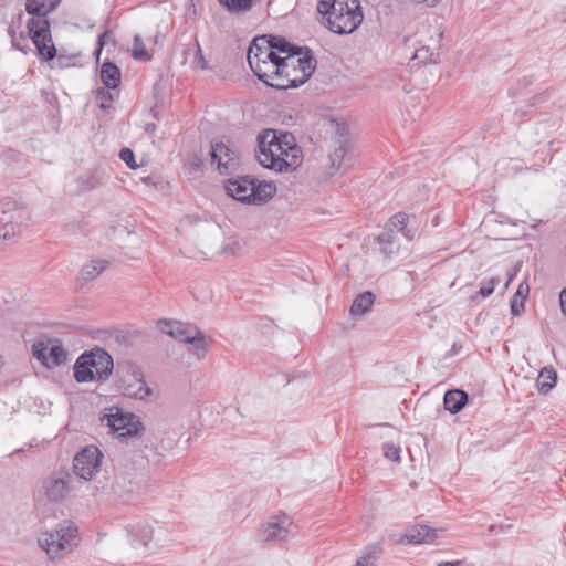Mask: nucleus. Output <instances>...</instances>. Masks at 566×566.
I'll use <instances>...</instances> for the list:
<instances>
[{
	"mask_svg": "<svg viewBox=\"0 0 566 566\" xmlns=\"http://www.w3.org/2000/svg\"><path fill=\"white\" fill-rule=\"evenodd\" d=\"M60 0H27L25 11L32 18L28 21L29 36L35 45L40 56L51 61L56 56V49L52 42L48 14L55 10Z\"/></svg>",
	"mask_w": 566,
	"mask_h": 566,
	"instance_id": "f257e3e1",
	"label": "nucleus"
},
{
	"mask_svg": "<svg viewBox=\"0 0 566 566\" xmlns=\"http://www.w3.org/2000/svg\"><path fill=\"white\" fill-rule=\"evenodd\" d=\"M315 69L316 60L306 48L302 55L281 57L265 84L277 90L297 88L310 80Z\"/></svg>",
	"mask_w": 566,
	"mask_h": 566,
	"instance_id": "f03ea898",
	"label": "nucleus"
},
{
	"mask_svg": "<svg viewBox=\"0 0 566 566\" xmlns=\"http://www.w3.org/2000/svg\"><path fill=\"white\" fill-rule=\"evenodd\" d=\"M258 150L256 158L260 165L264 168L274 170L276 172H292L300 167L297 155H293V159L279 157V150L292 143L291 133H282L275 129H264L258 135Z\"/></svg>",
	"mask_w": 566,
	"mask_h": 566,
	"instance_id": "7ed1b4c3",
	"label": "nucleus"
},
{
	"mask_svg": "<svg viewBox=\"0 0 566 566\" xmlns=\"http://www.w3.org/2000/svg\"><path fill=\"white\" fill-rule=\"evenodd\" d=\"M317 11L327 22V28L336 34H350L364 20L359 0H321Z\"/></svg>",
	"mask_w": 566,
	"mask_h": 566,
	"instance_id": "20e7f679",
	"label": "nucleus"
},
{
	"mask_svg": "<svg viewBox=\"0 0 566 566\" xmlns=\"http://www.w3.org/2000/svg\"><path fill=\"white\" fill-rule=\"evenodd\" d=\"M224 188L227 193L237 201L254 206L266 203L276 193L274 184L252 176L231 178L226 181Z\"/></svg>",
	"mask_w": 566,
	"mask_h": 566,
	"instance_id": "39448f33",
	"label": "nucleus"
},
{
	"mask_svg": "<svg viewBox=\"0 0 566 566\" xmlns=\"http://www.w3.org/2000/svg\"><path fill=\"white\" fill-rule=\"evenodd\" d=\"M157 327L164 334L181 343L190 344L192 346L191 350L198 359L206 356L208 350L207 338L197 326L164 318L157 322Z\"/></svg>",
	"mask_w": 566,
	"mask_h": 566,
	"instance_id": "423d86ee",
	"label": "nucleus"
},
{
	"mask_svg": "<svg viewBox=\"0 0 566 566\" xmlns=\"http://www.w3.org/2000/svg\"><path fill=\"white\" fill-rule=\"evenodd\" d=\"M281 56L271 50L268 43V36L263 35L254 39L248 51V62L254 75L266 83L273 74V69Z\"/></svg>",
	"mask_w": 566,
	"mask_h": 566,
	"instance_id": "0eeeda50",
	"label": "nucleus"
},
{
	"mask_svg": "<svg viewBox=\"0 0 566 566\" xmlns=\"http://www.w3.org/2000/svg\"><path fill=\"white\" fill-rule=\"evenodd\" d=\"M75 541L76 528L71 523L64 522L59 530L41 534L38 542L51 558H55L70 553L76 545Z\"/></svg>",
	"mask_w": 566,
	"mask_h": 566,
	"instance_id": "6e6552de",
	"label": "nucleus"
},
{
	"mask_svg": "<svg viewBox=\"0 0 566 566\" xmlns=\"http://www.w3.org/2000/svg\"><path fill=\"white\" fill-rule=\"evenodd\" d=\"M101 420L106 421L109 430L116 433L120 440L137 437L145 430L144 424L134 413L125 412L118 407H112L108 413L102 416Z\"/></svg>",
	"mask_w": 566,
	"mask_h": 566,
	"instance_id": "1a4fd4ad",
	"label": "nucleus"
},
{
	"mask_svg": "<svg viewBox=\"0 0 566 566\" xmlns=\"http://www.w3.org/2000/svg\"><path fill=\"white\" fill-rule=\"evenodd\" d=\"M33 356L46 368L61 366L67 360V352L57 338L42 337L32 345Z\"/></svg>",
	"mask_w": 566,
	"mask_h": 566,
	"instance_id": "9d476101",
	"label": "nucleus"
},
{
	"mask_svg": "<svg viewBox=\"0 0 566 566\" xmlns=\"http://www.w3.org/2000/svg\"><path fill=\"white\" fill-rule=\"evenodd\" d=\"M103 453L95 446L82 449L73 460L74 473L85 481L92 480L99 471Z\"/></svg>",
	"mask_w": 566,
	"mask_h": 566,
	"instance_id": "9b49d317",
	"label": "nucleus"
},
{
	"mask_svg": "<svg viewBox=\"0 0 566 566\" xmlns=\"http://www.w3.org/2000/svg\"><path fill=\"white\" fill-rule=\"evenodd\" d=\"M211 165H217L221 175H230L239 166L237 151L222 142L211 143Z\"/></svg>",
	"mask_w": 566,
	"mask_h": 566,
	"instance_id": "f8f14e48",
	"label": "nucleus"
},
{
	"mask_svg": "<svg viewBox=\"0 0 566 566\" xmlns=\"http://www.w3.org/2000/svg\"><path fill=\"white\" fill-rule=\"evenodd\" d=\"M72 475L67 472L52 475L42 483L46 497L52 502H59L66 497L71 490Z\"/></svg>",
	"mask_w": 566,
	"mask_h": 566,
	"instance_id": "ddd939ff",
	"label": "nucleus"
},
{
	"mask_svg": "<svg viewBox=\"0 0 566 566\" xmlns=\"http://www.w3.org/2000/svg\"><path fill=\"white\" fill-rule=\"evenodd\" d=\"M83 356H88L86 360L92 363V370L97 380L104 381L111 376L114 364L112 356L103 348L96 347L91 352L83 353Z\"/></svg>",
	"mask_w": 566,
	"mask_h": 566,
	"instance_id": "4468645a",
	"label": "nucleus"
},
{
	"mask_svg": "<svg viewBox=\"0 0 566 566\" xmlns=\"http://www.w3.org/2000/svg\"><path fill=\"white\" fill-rule=\"evenodd\" d=\"M123 394L129 398L144 400L150 395V389L147 386L143 374L133 369L132 373L120 380Z\"/></svg>",
	"mask_w": 566,
	"mask_h": 566,
	"instance_id": "2eb2a0df",
	"label": "nucleus"
},
{
	"mask_svg": "<svg viewBox=\"0 0 566 566\" xmlns=\"http://www.w3.org/2000/svg\"><path fill=\"white\" fill-rule=\"evenodd\" d=\"M292 523L287 518L273 517L262 525L259 532V538L262 542L285 541L290 535Z\"/></svg>",
	"mask_w": 566,
	"mask_h": 566,
	"instance_id": "dca6fc26",
	"label": "nucleus"
},
{
	"mask_svg": "<svg viewBox=\"0 0 566 566\" xmlns=\"http://www.w3.org/2000/svg\"><path fill=\"white\" fill-rule=\"evenodd\" d=\"M23 219L21 210H17L14 213L2 211L0 213V239H10L20 232Z\"/></svg>",
	"mask_w": 566,
	"mask_h": 566,
	"instance_id": "f3484780",
	"label": "nucleus"
},
{
	"mask_svg": "<svg viewBox=\"0 0 566 566\" xmlns=\"http://www.w3.org/2000/svg\"><path fill=\"white\" fill-rule=\"evenodd\" d=\"M109 262L107 260H92L84 264L78 273V281L81 285L87 284L94 281L101 275L107 268Z\"/></svg>",
	"mask_w": 566,
	"mask_h": 566,
	"instance_id": "a211bd4d",
	"label": "nucleus"
},
{
	"mask_svg": "<svg viewBox=\"0 0 566 566\" xmlns=\"http://www.w3.org/2000/svg\"><path fill=\"white\" fill-rule=\"evenodd\" d=\"M271 50L279 53H285L286 56H296L305 53V48L290 43L285 38L279 35H266Z\"/></svg>",
	"mask_w": 566,
	"mask_h": 566,
	"instance_id": "6ab92c4d",
	"label": "nucleus"
},
{
	"mask_svg": "<svg viewBox=\"0 0 566 566\" xmlns=\"http://www.w3.org/2000/svg\"><path fill=\"white\" fill-rule=\"evenodd\" d=\"M405 538L409 544L432 543L437 538V531L426 525H416L407 531Z\"/></svg>",
	"mask_w": 566,
	"mask_h": 566,
	"instance_id": "aec40b11",
	"label": "nucleus"
},
{
	"mask_svg": "<svg viewBox=\"0 0 566 566\" xmlns=\"http://www.w3.org/2000/svg\"><path fill=\"white\" fill-rule=\"evenodd\" d=\"M468 402V394L461 389L448 390L444 394V408L451 413H458Z\"/></svg>",
	"mask_w": 566,
	"mask_h": 566,
	"instance_id": "412c9836",
	"label": "nucleus"
},
{
	"mask_svg": "<svg viewBox=\"0 0 566 566\" xmlns=\"http://www.w3.org/2000/svg\"><path fill=\"white\" fill-rule=\"evenodd\" d=\"M86 358L88 356L82 354L74 364L73 374L77 382H88L97 379L94 370H92V363H88Z\"/></svg>",
	"mask_w": 566,
	"mask_h": 566,
	"instance_id": "4be33fe9",
	"label": "nucleus"
},
{
	"mask_svg": "<svg viewBox=\"0 0 566 566\" xmlns=\"http://www.w3.org/2000/svg\"><path fill=\"white\" fill-rule=\"evenodd\" d=\"M101 80L106 88H116L120 83V70L112 62H104L101 67Z\"/></svg>",
	"mask_w": 566,
	"mask_h": 566,
	"instance_id": "5701e85b",
	"label": "nucleus"
},
{
	"mask_svg": "<svg viewBox=\"0 0 566 566\" xmlns=\"http://www.w3.org/2000/svg\"><path fill=\"white\" fill-rule=\"evenodd\" d=\"M557 374L552 367H544L536 380V387L539 394H548L556 385Z\"/></svg>",
	"mask_w": 566,
	"mask_h": 566,
	"instance_id": "b1692460",
	"label": "nucleus"
},
{
	"mask_svg": "<svg viewBox=\"0 0 566 566\" xmlns=\"http://www.w3.org/2000/svg\"><path fill=\"white\" fill-rule=\"evenodd\" d=\"M375 302V295L369 292V291H366L361 294H359L353 302L352 306H350V314L354 315V316H361L364 314H366L370 307L373 306Z\"/></svg>",
	"mask_w": 566,
	"mask_h": 566,
	"instance_id": "393cba45",
	"label": "nucleus"
},
{
	"mask_svg": "<svg viewBox=\"0 0 566 566\" xmlns=\"http://www.w3.org/2000/svg\"><path fill=\"white\" fill-rule=\"evenodd\" d=\"M408 220V214H406L405 212H398L389 219L385 229H391L397 233L402 232L409 240H411L412 235L410 234V230H406Z\"/></svg>",
	"mask_w": 566,
	"mask_h": 566,
	"instance_id": "a878e982",
	"label": "nucleus"
},
{
	"mask_svg": "<svg viewBox=\"0 0 566 566\" xmlns=\"http://www.w3.org/2000/svg\"><path fill=\"white\" fill-rule=\"evenodd\" d=\"M337 146H335L333 153L329 155L332 166L334 168H340L343 160L345 158L347 148H346V140L339 139L336 142Z\"/></svg>",
	"mask_w": 566,
	"mask_h": 566,
	"instance_id": "bb28decb",
	"label": "nucleus"
},
{
	"mask_svg": "<svg viewBox=\"0 0 566 566\" xmlns=\"http://www.w3.org/2000/svg\"><path fill=\"white\" fill-rule=\"evenodd\" d=\"M133 57L140 61H149L151 59L139 34L134 36Z\"/></svg>",
	"mask_w": 566,
	"mask_h": 566,
	"instance_id": "cd10ccee",
	"label": "nucleus"
},
{
	"mask_svg": "<svg viewBox=\"0 0 566 566\" xmlns=\"http://www.w3.org/2000/svg\"><path fill=\"white\" fill-rule=\"evenodd\" d=\"M108 90L109 88L105 86L97 88L95 92V101L102 109L108 108L113 102V95Z\"/></svg>",
	"mask_w": 566,
	"mask_h": 566,
	"instance_id": "c85d7f7f",
	"label": "nucleus"
},
{
	"mask_svg": "<svg viewBox=\"0 0 566 566\" xmlns=\"http://www.w3.org/2000/svg\"><path fill=\"white\" fill-rule=\"evenodd\" d=\"M287 146H290V143L287 144ZM294 154L297 155L298 160H300V166H301L302 161H303V153H302V149L296 145L295 138L292 135L291 149H286L285 147L283 149H280L279 157H284L286 159H293L294 157H292V156Z\"/></svg>",
	"mask_w": 566,
	"mask_h": 566,
	"instance_id": "c756f323",
	"label": "nucleus"
},
{
	"mask_svg": "<svg viewBox=\"0 0 566 566\" xmlns=\"http://www.w3.org/2000/svg\"><path fill=\"white\" fill-rule=\"evenodd\" d=\"M501 282L500 277H493L489 281H482L478 294L485 298L493 294L495 286Z\"/></svg>",
	"mask_w": 566,
	"mask_h": 566,
	"instance_id": "7c9ffc66",
	"label": "nucleus"
},
{
	"mask_svg": "<svg viewBox=\"0 0 566 566\" xmlns=\"http://www.w3.org/2000/svg\"><path fill=\"white\" fill-rule=\"evenodd\" d=\"M379 244H389L391 247H397V232L391 229H385L377 238Z\"/></svg>",
	"mask_w": 566,
	"mask_h": 566,
	"instance_id": "2f4dec72",
	"label": "nucleus"
},
{
	"mask_svg": "<svg viewBox=\"0 0 566 566\" xmlns=\"http://www.w3.org/2000/svg\"><path fill=\"white\" fill-rule=\"evenodd\" d=\"M384 455L391 461L400 460V448L395 443L386 442L382 444Z\"/></svg>",
	"mask_w": 566,
	"mask_h": 566,
	"instance_id": "473e14b6",
	"label": "nucleus"
},
{
	"mask_svg": "<svg viewBox=\"0 0 566 566\" xmlns=\"http://www.w3.org/2000/svg\"><path fill=\"white\" fill-rule=\"evenodd\" d=\"M138 542L143 545H147L153 538V528L148 525L139 527L138 533L135 534Z\"/></svg>",
	"mask_w": 566,
	"mask_h": 566,
	"instance_id": "72a5a7b5",
	"label": "nucleus"
},
{
	"mask_svg": "<svg viewBox=\"0 0 566 566\" xmlns=\"http://www.w3.org/2000/svg\"><path fill=\"white\" fill-rule=\"evenodd\" d=\"M119 158L129 167L130 169H136L138 165L135 160L134 151L129 148H123L119 151Z\"/></svg>",
	"mask_w": 566,
	"mask_h": 566,
	"instance_id": "f704fd0d",
	"label": "nucleus"
},
{
	"mask_svg": "<svg viewBox=\"0 0 566 566\" xmlns=\"http://www.w3.org/2000/svg\"><path fill=\"white\" fill-rule=\"evenodd\" d=\"M193 64L201 70H206L208 67V64L203 56L202 50L198 43H197L196 54L193 57Z\"/></svg>",
	"mask_w": 566,
	"mask_h": 566,
	"instance_id": "c9c22d12",
	"label": "nucleus"
},
{
	"mask_svg": "<svg viewBox=\"0 0 566 566\" xmlns=\"http://www.w3.org/2000/svg\"><path fill=\"white\" fill-rule=\"evenodd\" d=\"M511 313L515 316H518L522 312H524V302L513 296L510 302Z\"/></svg>",
	"mask_w": 566,
	"mask_h": 566,
	"instance_id": "e433bc0d",
	"label": "nucleus"
},
{
	"mask_svg": "<svg viewBox=\"0 0 566 566\" xmlns=\"http://www.w3.org/2000/svg\"><path fill=\"white\" fill-rule=\"evenodd\" d=\"M528 293H530V286L525 281H523L520 283L517 291L513 296H516L517 298H520L521 301L524 302L525 298L527 297Z\"/></svg>",
	"mask_w": 566,
	"mask_h": 566,
	"instance_id": "4c0bfd02",
	"label": "nucleus"
},
{
	"mask_svg": "<svg viewBox=\"0 0 566 566\" xmlns=\"http://www.w3.org/2000/svg\"><path fill=\"white\" fill-rule=\"evenodd\" d=\"M8 34H9V36H10V39H11V44H12V46H13L15 50H19V51H23V52H25V51H24V46H23V45H21V44H17V32H15L14 28L9 27V29H8Z\"/></svg>",
	"mask_w": 566,
	"mask_h": 566,
	"instance_id": "58836bf2",
	"label": "nucleus"
},
{
	"mask_svg": "<svg viewBox=\"0 0 566 566\" xmlns=\"http://www.w3.org/2000/svg\"><path fill=\"white\" fill-rule=\"evenodd\" d=\"M380 245V252L384 254L385 258L391 256L396 251L397 247H391L389 244H379Z\"/></svg>",
	"mask_w": 566,
	"mask_h": 566,
	"instance_id": "ea45409f",
	"label": "nucleus"
},
{
	"mask_svg": "<svg viewBox=\"0 0 566 566\" xmlns=\"http://www.w3.org/2000/svg\"><path fill=\"white\" fill-rule=\"evenodd\" d=\"M521 266H522V263L520 262L516 265H514L512 268V270L507 273V281L505 283V287H507L509 284L514 280V277L516 276V274L520 271Z\"/></svg>",
	"mask_w": 566,
	"mask_h": 566,
	"instance_id": "a19ab883",
	"label": "nucleus"
},
{
	"mask_svg": "<svg viewBox=\"0 0 566 566\" xmlns=\"http://www.w3.org/2000/svg\"><path fill=\"white\" fill-rule=\"evenodd\" d=\"M111 36V33L108 31H105L104 33H102L99 36H98V40H97V50H96V53L99 54L105 42H106V38H109Z\"/></svg>",
	"mask_w": 566,
	"mask_h": 566,
	"instance_id": "79ce46f5",
	"label": "nucleus"
},
{
	"mask_svg": "<svg viewBox=\"0 0 566 566\" xmlns=\"http://www.w3.org/2000/svg\"><path fill=\"white\" fill-rule=\"evenodd\" d=\"M337 135H338L337 140L343 139V140L347 142V130H346V126L344 124H339V123L337 124Z\"/></svg>",
	"mask_w": 566,
	"mask_h": 566,
	"instance_id": "37998d69",
	"label": "nucleus"
},
{
	"mask_svg": "<svg viewBox=\"0 0 566 566\" xmlns=\"http://www.w3.org/2000/svg\"><path fill=\"white\" fill-rule=\"evenodd\" d=\"M562 312L566 314V287L562 290L559 294Z\"/></svg>",
	"mask_w": 566,
	"mask_h": 566,
	"instance_id": "c03bdc74",
	"label": "nucleus"
},
{
	"mask_svg": "<svg viewBox=\"0 0 566 566\" xmlns=\"http://www.w3.org/2000/svg\"><path fill=\"white\" fill-rule=\"evenodd\" d=\"M440 0H415L417 3H423L427 7H434L439 3Z\"/></svg>",
	"mask_w": 566,
	"mask_h": 566,
	"instance_id": "a18cd8bd",
	"label": "nucleus"
},
{
	"mask_svg": "<svg viewBox=\"0 0 566 566\" xmlns=\"http://www.w3.org/2000/svg\"><path fill=\"white\" fill-rule=\"evenodd\" d=\"M505 528H511V525H507V526H503V525H500V526H496V525H491L489 531L490 533H494V532H497V531H504Z\"/></svg>",
	"mask_w": 566,
	"mask_h": 566,
	"instance_id": "49530a36",
	"label": "nucleus"
},
{
	"mask_svg": "<svg viewBox=\"0 0 566 566\" xmlns=\"http://www.w3.org/2000/svg\"><path fill=\"white\" fill-rule=\"evenodd\" d=\"M437 566H463L462 562H444L440 563Z\"/></svg>",
	"mask_w": 566,
	"mask_h": 566,
	"instance_id": "de8ad7c7",
	"label": "nucleus"
},
{
	"mask_svg": "<svg viewBox=\"0 0 566 566\" xmlns=\"http://www.w3.org/2000/svg\"><path fill=\"white\" fill-rule=\"evenodd\" d=\"M369 558V556H364L360 560H357L355 566H366L365 562Z\"/></svg>",
	"mask_w": 566,
	"mask_h": 566,
	"instance_id": "09e8293b",
	"label": "nucleus"
},
{
	"mask_svg": "<svg viewBox=\"0 0 566 566\" xmlns=\"http://www.w3.org/2000/svg\"><path fill=\"white\" fill-rule=\"evenodd\" d=\"M24 40H25V38H24V35L21 33L19 36H17V44H21L20 42H21V41H24Z\"/></svg>",
	"mask_w": 566,
	"mask_h": 566,
	"instance_id": "8fccbe9b",
	"label": "nucleus"
},
{
	"mask_svg": "<svg viewBox=\"0 0 566 566\" xmlns=\"http://www.w3.org/2000/svg\"><path fill=\"white\" fill-rule=\"evenodd\" d=\"M160 36L164 38V35H161L159 32H157L156 35L154 36L155 42H157Z\"/></svg>",
	"mask_w": 566,
	"mask_h": 566,
	"instance_id": "3c124183",
	"label": "nucleus"
},
{
	"mask_svg": "<svg viewBox=\"0 0 566 566\" xmlns=\"http://www.w3.org/2000/svg\"><path fill=\"white\" fill-rule=\"evenodd\" d=\"M380 551V547L376 546L375 547V553H378Z\"/></svg>",
	"mask_w": 566,
	"mask_h": 566,
	"instance_id": "603ef678",
	"label": "nucleus"
}]
</instances>
